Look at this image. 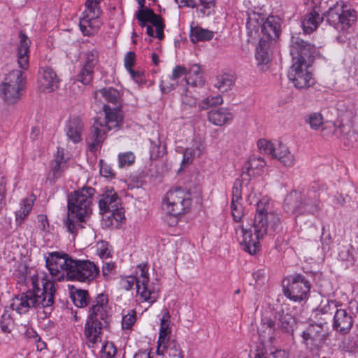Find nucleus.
Wrapping results in <instances>:
<instances>
[{
	"label": "nucleus",
	"mask_w": 358,
	"mask_h": 358,
	"mask_svg": "<svg viewBox=\"0 0 358 358\" xmlns=\"http://www.w3.org/2000/svg\"><path fill=\"white\" fill-rule=\"evenodd\" d=\"M181 101L185 108L194 107L196 104V98L190 94L188 91H186V92L182 95Z\"/></svg>",
	"instance_id": "58"
},
{
	"label": "nucleus",
	"mask_w": 358,
	"mask_h": 358,
	"mask_svg": "<svg viewBox=\"0 0 358 358\" xmlns=\"http://www.w3.org/2000/svg\"><path fill=\"white\" fill-rule=\"evenodd\" d=\"M27 338L34 343L36 349L38 352H41L45 349V341L33 329H28L26 331Z\"/></svg>",
	"instance_id": "44"
},
{
	"label": "nucleus",
	"mask_w": 358,
	"mask_h": 358,
	"mask_svg": "<svg viewBox=\"0 0 358 358\" xmlns=\"http://www.w3.org/2000/svg\"><path fill=\"white\" fill-rule=\"evenodd\" d=\"M334 134L338 137L343 136L351 145L358 141V130L355 125H353V129L351 131L348 125L341 124L338 128H335Z\"/></svg>",
	"instance_id": "30"
},
{
	"label": "nucleus",
	"mask_w": 358,
	"mask_h": 358,
	"mask_svg": "<svg viewBox=\"0 0 358 358\" xmlns=\"http://www.w3.org/2000/svg\"><path fill=\"white\" fill-rule=\"evenodd\" d=\"M135 53L134 52H128L124 56V66L128 71L132 69V66L134 65L135 62Z\"/></svg>",
	"instance_id": "63"
},
{
	"label": "nucleus",
	"mask_w": 358,
	"mask_h": 358,
	"mask_svg": "<svg viewBox=\"0 0 358 358\" xmlns=\"http://www.w3.org/2000/svg\"><path fill=\"white\" fill-rule=\"evenodd\" d=\"M26 76L23 71L15 69L10 71L0 85L1 98L8 104L17 102L24 92Z\"/></svg>",
	"instance_id": "9"
},
{
	"label": "nucleus",
	"mask_w": 358,
	"mask_h": 358,
	"mask_svg": "<svg viewBox=\"0 0 358 358\" xmlns=\"http://www.w3.org/2000/svg\"><path fill=\"white\" fill-rule=\"evenodd\" d=\"M275 321L269 317H263L257 327V333L263 346L273 342L276 332Z\"/></svg>",
	"instance_id": "17"
},
{
	"label": "nucleus",
	"mask_w": 358,
	"mask_h": 358,
	"mask_svg": "<svg viewBox=\"0 0 358 358\" xmlns=\"http://www.w3.org/2000/svg\"><path fill=\"white\" fill-rule=\"evenodd\" d=\"M98 255L101 259H106L110 257V250L108 247V244L101 243L100 246L98 248Z\"/></svg>",
	"instance_id": "64"
},
{
	"label": "nucleus",
	"mask_w": 358,
	"mask_h": 358,
	"mask_svg": "<svg viewBox=\"0 0 358 358\" xmlns=\"http://www.w3.org/2000/svg\"><path fill=\"white\" fill-rule=\"evenodd\" d=\"M138 269L140 273L137 272V276L127 277L122 282L123 287L127 290H129L136 285L137 293L142 300L152 304L159 297V287L157 284H148L149 277L146 265L140 264L138 266Z\"/></svg>",
	"instance_id": "7"
},
{
	"label": "nucleus",
	"mask_w": 358,
	"mask_h": 358,
	"mask_svg": "<svg viewBox=\"0 0 358 358\" xmlns=\"http://www.w3.org/2000/svg\"><path fill=\"white\" fill-rule=\"evenodd\" d=\"M231 214L234 220L240 222L243 217V208L240 202H231Z\"/></svg>",
	"instance_id": "49"
},
{
	"label": "nucleus",
	"mask_w": 358,
	"mask_h": 358,
	"mask_svg": "<svg viewBox=\"0 0 358 358\" xmlns=\"http://www.w3.org/2000/svg\"><path fill=\"white\" fill-rule=\"evenodd\" d=\"M35 196L33 194L29 198L22 200L20 208L15 213L17 222H18L19 220H20V222L22 221L29 215L32 208Z\"/></svg>",
	"instance_id": "36"
},
{
	"label": "nucleus",
	"mask_w": 358,
	"mask_h": 358,
	"mask_svg": "<svg viewBox=\"0 0 358 358\" xmlns=\"http://www.w3.org/2000/svg\"><path fill=\"white\" fill-rule=\"evenodd\" d=\"M316 48L305 41L299 36H292L290 44V54L293 64L287 77L298 89H306L315 84L313 73L308 70L314 60Z\"/></svg>",
	"instance_id": "1"
},
{
	"label": "nucleus",
	"mask_w": 358,
	"mask_h": 358,
	"mask_svg": "<svg viewBox=\"0 0 358 358\" xmlns=\"http://www.w3.org/2000/svg\"><path fill=\"white\" fill-rule=\"evenodd\" d=\"M19 38L20 44L17 48V63L22 69L26 70L29 67V52L31 41L22 31H20Z\"/></svg>",
	"instance_id": "21"
},
{
	"label": "nucleus",
	"mask_w": 358,
	"mask_h": 358,
	"mask_svg": "<svg viewBox=\"0 0 358 358\" xmlns=\"http://www.w3.org/2000/svg\"><path fill=\"white\" fill-rule=\"evenodd\" d=\"M196 156V155L193 148H186L183 154L182 165L186 166L191 164L194 157Z\"/></svg>",
	"instance_id": "61"
},
{
	"label": "nucleus",
	"mask_w": 358,
	"mask_h": 358,
	"mask_svg": "<svg viewBox=\"0 0 358 358\" xmlns=\"http://www.w3.org/2000/svg\"><path fill=\"white\" fill-rule=\"evenodd\" d=\"M326 323L310 324L303 332L302 338L306 345H313L319 348L323 345L328 336L327 329L324 328Z\"/></svg>",
	"instance_id": "16"
},
{
	"label": "nucleus",
	"mask_w": 358,
	"mask_h": 358,
	"mask_svg": "<svg viewBox=\"0 0 358 358\" xmlns=\"http://www.w3.org/2000/svg\"><path fill=\"white\" fill-rule=\"evenodd\" d=\"M304 121L312 129L317 130L323 125L324 117L320 113L314 112L306 115Z\"/></svg>",
	"instance_id": "40"
},
{
	"label": "nucleus",
	"mask_w": 358,
	"mask_h": 358,
	"mask_svg": "<svg viewBox=\"0 0 358 358\" xmlns=\"http://www.w3.org/2000/svg\"><path fill=\"white\" fill-rule=\"evenodd\" d=\"M71 297L74 305L78 308L86 307L90 303L88 292L85 289H73L70 292Z\"/></svg>",
	"instance_id": "33"
},
{
	"label": "nucleus",
	"mask_w": 358,
	"mask_h": 358,
	"mask_svg": "<svg viewBox=\"0 0 358 358\" xmlns=\"http://www.w3.org/2000/svg\"><path fill=\"white\" fill-rule=\"evenodd\" d=\"M187 69L182 66L178 65L173 69L171 79L173 80H176L177 79L181 78L183 76H187Z\"/></svg>",
	"instance_id": "62"
},
{
	"label": "nucleus",
	"mask_w": 358,
	"mask_h": 358,
	"mask_svg": "<svg viewBox=\"0 0 358 358\" xmlns=\"http://www.w3.org/2000/svg\"><path fill=\"white\" fill-rule=\"evenodd\" d=\"M191 206L190 192L181 187L170 189L163 199V209L174 217L185 214L189 210Z\"/></svg>",
	"instance_id": "11"
},
{
	"label": "nucleus",
	"mask_w": 358,
	"mask_h": 358,
	"mask_svg": "<svg viewBox=\"0 0 358 358\" xmlns=\"http://www.w3.org/2000/svg\"><path fill=\"white\" fill-rule=\"evenodd\" d=\"M108 213H110L108 218L115 220L117 224L121 222L124 219V211L122 207L118 206L117 209L113 208Z\"/></svg>",
	"instance_id": "59"
},
{
	"label": "nucleus",
	"mask_w": 358,
	"mask_h": 358,
	"mask_svg": "<svg viewBox=\"0 0 358 358\" xmlns=\"http://www.w3.org/2000/svg\"><path fill=\"white\" fill-rule=\"evenodd\" d=\"M99 58V52L94 49L85 53V62L83 66L94 70Z\"/></svg>",
	"instance_id": "46"
},
{
	"label": "nucleus",
	"mask_w": 358,
	"mask_h": 358,
	"mask_svg": "<svg viewBox=\"0 0 358 358\" xmlns=\"http://www.w3.org/2000/svg\"><path fill=\"white\" fill-rule=\"evenodd\" d=\"M67 278L71 280L90 282L99 273V267L90 260L72 259L69 262Z\"/></svg>",
	"instance_id": "12"
},
{
	"label": "nucleus",
	"mask_w": 358,
	"mask_h": 358,
	"mask_svg": "<svg viewBox=\"0 0 358 358\" xmlns=\"http://www.w3.org/2000/svg\"><path fill=\"white\" fill-rule=\"evenodd\" d=\"M235 78L234 75L230 73H223L220 75L216 78L215 87L221 92H227L234 85Z\"/></svg>",
	"instance_id": "34"
},
{
	"label": "nucleus",
	"mask_w": 358,
	"mask_h": 358,
	"mask_svg": "<svg viewBox=\"0 0 358 358\" xmlns=\"http://www.w3.org/2000/svg\"><path fill=\"white\" fill-rule=\"evenodd\" d=\"M315 12L323 13L327 22L338 31H345L356 20V12L343 1L329 5V0H305Z\"/></svg>",
	"instance_id": "3"
},
{
	"label": "nucleus",
	"mask_w": 358,
	"mask_h": 358,
	"mask_svg": "<svg viewBox=\"0 0 358 358\" xmlns=\"http://www.w3.org/2000/svg\"><path fill=\"white\" fill-rule=\"evenodd\" d=\"M73 258L64 252H52L46 257V268L48 269L52 276L60 279L59 274L62 272H69V262Z\"/></svg>",
	"instance_id": "14"
},
{
	"label": "nucleus",
	"mask_w": 358,
	"mask_h": 358,
	"mask_svg": "<svg viewBox=\"0 0 358 358\" xmlns=\"http://www.w3.org/2000/svg\"><path fill=\"white\" fill-rule=\"evenodd\" d=\"M0 327L3 332L10 333L14 327V320L11 316L10 311L7 309L1 316L0 321Z\"/></svg>",
	"instance_id": "41"
},
{
	"label": "nucleus",
	"mask_w": 358,
	"mask_h": 358,
	"mask_svg": "<svg viewBox=\"0 0 358 358\" xmlns=\"http://www.w3.org/2000/svg\"><path fill=\"white\" fill-rule=\"evenodd\" d=\"M321 12H315L313 10L312 12L305 15L301 26L305 33H311L315 31L318 24L323 21L324 15L323 13L320 15Z\"/></svg>",
	"instance_id": "25"
},
{
	"label": "nucleus",
	"mask_w": 358,
	"mask_h": 358,
	"mask_svg": "<svg viewBox=\"0 0 358 358\" xmlns=\"http://www.w3.org/2000/svg\"><path fill=\"white\" fill-rule=\"evenodd\" d=\"M270 43L264 37L260 38L255 54L256 59L259 64H267L269 62Z\"/></svg>",
	"instance_id": "31"
},
{
	"label": "nucleus",
	"mask_w": 358,
	"mask_h": 358,
	"mask_svg": "<svg viewBox=\"0 0 358 358\" xmlns=\"http://www.w3.org/2000/svg\"><path fill=\"white\" fill-rule=\"evenodd\" d=\"M336 310L338 309L337 308L336 304L334 301L325 300L321 302L317 309V312L323 315H331L333 313L335 314Z\"/></svg>",
	"instance_id": "45"
},
{
	"label": "nucleus",
	"mask_w": 358,
	"mask_h": 358,
	"mask_svg": "<svg viewBox=\"0 0 358 358\" xmlns=\"http://www.w3.org/2000/svg\"><path fill=\"white\" fill-rule=\"evenodd\" d=\"M118 158L120 167L130 166L133 164L135 161V156L131 152L120 154Z\"/></svg>",
	"instance_id": "53"
},
{
	"label": "nucleus",
	"mask_w": 358,
	"mask_h": 358,
	"mask_svg": "<svg viewBox=\"0 0 358 358\" xmlns=\"http://www.w3.org/2000/svg\"><path fill=\"white\" fill-rule=\"evenodd\" d=\"M103 110L105 115L104 118L103 120L99 117L95 118L87 138L91 152H96L104 141L106 133L113 129L118 128L122 120V115L116 109H112L104 104Z\"/></svg>",
	"instance_id": "5"
},
{
	"label": "nucleus",
	"mask_w": 358,
	"mask_h": 358,
	"mask_svg": "<svg viewBox=\"0 0 358 358\" xmlns=\"http://www.w3.org/2000/svg\"><path fill=\"white\" fill-rule=\"evenodd\" d=\"M338 110L343 120L352 122L357 115L358 106L350 101H341L338 104Z\"/></svg>",
	"instance_id": "26"
},
{
	"label": "nucleus",
	"mask_w": 358,
	"mask_h": 358,
	"mask_svg": "<svg viewBox=\"0 0 358 358\" xmlns=\"http://www.w3.org/2000/svg\"><path fill=\"white\" fill-rule=\"evenodd\" d=\"M280 19L275 16H268L261 27V31L266 41L271 43L275 41L280 34Z\"/></svg>",
	"instance_id": "20"
},
{
	"label": "nucleus",
	"mask_w": 358,
	"mask_h": 358,
	"mask_svg": "<svg viewBox=\"0 0 358 358\" xmlns=\"http://www.w3.org/2000/svg\"><path fill=\"white\" fill-rule=\"evenodd\" d=\"M287 353L282 350L276 349L271 347L268 349L264 346V350L261 352L255 355V358H287Z\"/></svg>",
	"instance_id": "35"
},
{
	"label": "nucleus",
	"mask_w": 358,
	"mask_h": 358,
	"mask_svg": "<svg viewBox=\"0 0 358 358\" xmlns=\"http://www.w3.org/2000/svg\"><path fill=\"white\" fill-rule=\"evenodd\" d=\"M208 118L213 124L222 126L232 119V115L227 109L220 108L210 110L208 114Z\"/></svg>",
	"instance_id": "27"
},
{
	"label": "nucleus",
	"mask_w": 358,
	"mask_h": 358,
	"mask_svg": "<svg viewBox=\"0 0 358 358\" xmlns=\"http://www.w3.org/2000/svg\"><path fill=\"white\" fill-rule=\"evenodd\" d=\"M268 203L266 199L257 203L256 214L252 226L250 228L241 226L243 250L250 255L259 250V240L262 239L269 230L276 231L280 228V218L275 213H268Z\"/></svg>",
	"instance_id": "2"
},
{
	"label": "nucleus",
	"mask_w": 358,
	"mask_h": 358,
	"mask_svg": "<svg viewBox=\"0 0 358 358\" xmlns=\"http://www.w3.org/2000/svg\"><path fill=\"white\" fill-rule=\"evenodd\" d=\"M67 158L64 157V149L59 150L55 155V159L51 163L49 177L47 179L49 183L53 185L55 181L62 176L66 167Z\"/></svg>",
	"instance_id": "19"
},
{
	"label": "nucleus",
	"mask_w": 358,
	"mask_h": 358,
	"mask_svg": "<svg viewBox=\"0 0 358 358\" xmlns=\"http://www.w3.org/2000/svg\"><path fill=\"white\" fill-rule=\"evenodd\" d=\"M84 124L78 117L70 118L66 126V135L73 143L81 141V134L83 131Z\"/></svg>",
	"instance_id": "24"
},
{
	"label": "nucleus",
	"mask_w": 358,
	"mask_h": 358,
	"mask_svg": "<svg viewBox=\"0 0 358 358\" xmlns=\"http://www.w3.org/2000/svg\"><path fill=\"white\" fill-rule=\"evenodd\" d=\"M283 152L284 155L280 157L279 161L285 166H292L295 162L294 155L289 152L287 148H282V152Z\"/></svg>",
	"instance_id": "52"
},
{
	"label": "nucleus",
	"mask_w": 358,
	"mask_h": 358,
	"mask_svg": "<svg viewBox=\"0 0 358 358\" xmlns=\"http://www.w3.org/2000/svg\"><path fill=\"white\" fill-rule=\"evenodd\" d=\"M117 353V349L113 343H106L102 348L101 358H113Z\"/></svg>",
	"instance_id": "51"
},
{
	"label": "nucleus",
	"mask_w": 358,
	"mask_h": 358,
	"mask_svg": "<svg viewBox=\"0 0 358 358\" xmlns=\"http://www.w3.org/2000/svg\"><path fill=\"white\" fill-rule=\"evenodd\" d=\"M29 273V268L25 263H20L17 265L13 275L18 278V281L25 282Z\"/></svg>",
	"instance_id": "47"
},
{
	"label": "nucleus",
	"mask_w": 358,
	"mask_h": 358,
	"mask_svg": "<svg viewBox=\"0 0 358 358\" xmlns=\"http://www.w3.org/2000/svg\"><path fill=\"white\" fill-rule=\"evenodd\" d=\"M353 324L350 313L345 309L336 310L334 315L333 329L341 334H348Z\"/></svg>",
	"instance_id": "18"
},
{
	"label": "nucleus",
	"mask_w": 358,
	"mask_h": 358,
	"mask_svg": "<svg viewBox=\"0 0 358 358\" xmlns=\"http://www.w3.org/2000/svg\"><path fill=\"white\" fill-rule=\"evenodd\" d=\"M162 350H163V354L166 350L169 358H183L180 345L174 341H171L165 348Z\"/></svg>",
	"instance_id": "42"
},
{
	"label": "nucleus",
	"mask_w": 358,
	"mask_h": 358,
	"mask_svg": "<svg viewBox=\"0 0 358 358\" xmlns=\"http://www.w3.org/2000/svg\"><path fill=\"white\" fill-rule=\"evenodd\" d=\"M283 293L285 296L294 301H301L307 298L310 284L300 274L291 275L282 281Z\"/></svg>",
	"instance_id": "13"
},
{
	"label": "nucleus",
	"mask_w": 358,
	"mask_h": 358,
	"mask_svg": "<svg viewBox=\"0 0 358 358\" xmlns=\"http://www.w3.org/2000/svg\"><path fill=\"white\" fill-rule=\"evenodd\" d=\"M266 162L263 158L260 157H251L244 166L245 171L243 174H247L248 176H255L259 174L260 171L265 166Z\"/></svg>",
	"instance_id": "28"
},
{
	"label": "nucleus",
	"mask_w": 358,
	"mask_h": 358,
	"mask_svg": "<svg viewBox=\"0 0 358 358\" xmlns=\"http://www.w3.org/2000/svg\"><path fill=\"white\" fill-rule=\"evenodd\" d=\"M148 22H150L155 27L164 24L162 17L154 13L151 8H146V12Z\"/></svg>",
	"instance_id": "56"
},
{
	"label": "nucleus",
	"mask_w": 358,
	"mask_h": 358,
	"mask_svg": "<svg viewBox=\"0 0 358 358\" xmlns=\"http://www.w3.org/2000/svg\"><path fill=\"white\" fill-rule=\"evenodd\" d=\"M94 99L97 101H102L103 98L106 101L116 103L120 98L119 92L113 87H106L94 92Z\"/></svg>",
	"instance_id": "29"
},
{
	"label": "nucleus",
	"mask_w": 358,
	"mask_h": 358,
	"mask_svg": "<svg viewBox=\"0 0 358 358\" xmlns=\"http://www.w3.org/2000/svg\"><path fill=\"white\" fill-rule=\"evenodd\" d=\"M275 317L278 320V326L282 331L286 332L293 331L295 320L291 314L285 313L282 309L277 312Z\"/></svg>",
	"instance_id": "32"
},
{
	"label": "nucleus",
	"mask_w": 358,
	"mask_h": 358,
	"mask_svg": "<svg viewBox=\"0 0 358 358\" xmlns=\"http://www.w3.org/2000/svg\"><path fill=\"white\" fill-rule=\"evenodd\" d=\"M99 3V0H87L85 2L87 9L83 13L85 15L80 18L79 23L80 29L84 35L90 36L94 31V21L101 14Z\"/></svg>",
	"instance_id": "15"
},
{
	"label": "nucleus",
	"mask_w": 358,
	"mask_h": 358,
	"mask_svg": "<svg viewBox=\"0 0 358 358\" xmlns=\"http://www.w3.org/2000/svg\"><path fill=\"white\" fill-rule=\"evenodd\" d=\"M170 317L169 311L166 310L161 320L159 336L157 341V353L159 355H163V350L162 348H165L166 345L171 342L169 341L171 331L169 324Z\"/></svg>",
	"instance_id": "22"
},
{
	"label": "nucleus",
	"mask_w": 358,
	"mask_h": 358,
	"mask_svg": "<svg viewBox=\"0 0 358 358\" xmlns=\"http://www.w3.org/2000/svg\"><path fill=\"white\" fill-rule=\"evenodd\" d=\"M33 286L32 290L23 292L20 295L15 296L12 299L10 304V308L15 310L19 314H24L29 311L31 308H36L38 312L41 310L42 313H45V289H41L38 287L37 281L31 278Z\"/></svg>",
	"instance_id": "8"
},
{
	"label": "nucleus",
	"mask_w": 358,
	"mask_h": 358,
	"mask_svg": "<svg viewBox=\"0 0 358 358\" xmlns=\"http://www.w3.org/2000/svg\"><path fill=\"white\" fill-rule=\"evenodd\" d=\"M100 173L102 176L106 178H113L115 176V173L110 165L100 160Z\"/></svg>",
	"instance_id": "60"
},
{
	"label": "nucleus",
	"mask_w": 358,
	"mask_h": 358,
	"mask_svg": "<svg viewBox=\"0 0 358 358\" xmlns=\"http://www.w3.org/2000/svg\"><path fill=\"white\" fill-rule=\"evenodd\" d=\"M352 247L350 245H342L338 249L339 258L343 261H351L353 259L352 250Z\"/></svg>",
	"instance_id": "55"
},
{
	"label": "nucleus",
	"mask_w": 358,
	"mask_h": 358,
	"mask_svg": "<svg viewBox=\"0 0 358 358\" xmlns=\"http://www.w3.org/2000/svg\"><path fill=\"white\" fill-rule=\"evenodd\" d=\"M101 213H109L113 208L117 209L120 205V199L113 189H107L99 201Z\"/></svg>",
	"instance_id": "23"
},
{
	"label": "nucleus",
	"mask_w": 358,
	"mask_h": 358,
	"mask_svg": "<svg viewBox=\"0 0 358 358\" xmlns=\"http://www.w3.org/2000/svg\"><path fill=\"white\" fill-rule=\"evenodd\" d=\"M187 73L189 75V77L185 78L187 85H191L195 87L198 83H201L202 71L201 66L198 64L192 65L189 67Z\"/></svg>",
	"instance_id": "37"
},
{
	"label": "nucleus",
	"mask_w": 358,
	"mask_h": 358,
	"mask_svg": "<svg viewBox=\"0 0 358 358\" xmlns=\"http://www.w3.org/2000/svg\"><path fill=\"white\" fill-rule=\"evenodd\" d=\"M222 101V98L220 96L207 97L199 103V107L202 110H206L209 107L221 104Z\"/></svg>",
	"instance_id": "48"
},
{
	"label": "nucleus",
	"mask_w": 358,
	"mask_h": 358,
	"mask_svg": "<svg viewBox=\"0 0 358 358\" xmlns=\"http://www.w3.org/2000/svg\"><path fill=\"white\" fill-rule=\"evenodd\" d=\"M242 199V182L240 180H235L232 188L231 202H240Z\"/></svg>",
	"instance_id": "54"
},
{
	"label": "nucleus",
	"mask_w": 358,
	"mask_h": 358,
	"mask_svg": "<svg viewBox=\"0 0 358 358\" xmlns=\"http://www.w3.org/2000/svg\"><path fill=\"white\" fill-rule=\"evenodd\" d=\"M283 206L287 213L298 215L317 213L321 208V203L313 192L293 190L286 195Z\"/></svg>",
	"instance_id": "6"
},
{
	"label": "nucleus",
	"mask_w": 358,
	"mask_h": 358,
	"mask_svg": "<svg viewBox=\"0 0 358 358\" xmlns=\"http://www.w3.org/2000/svg\"><path fill=\"white\" fill-rule=\"evenodd\" d=\"M60 79L51 68H46V90L49 92L57 90L59 87Z\"/></svg>",
	"instance_id": "39"
},
{
	"label": "nucleus",
	"mask_w": 358,
	"mask_h": 358,
	"mask_svg": "<svg viewBox=\"0 0 358 358\" xmlns=\"http://www.w3.org/2000/svg\"><path fill=\"white\" fill-rule=\"evenodd\" d=\"M95 189L91 187H85L74 191L68 196L69 211L72 216L80 222H84L86 217L92 213V200Z\"/></svg>",
	"instance_id": "10"
},
{
	"label": "nucleus",
	"mask_w": 358,
	"mask_h": 358,
	"mask_svg": "<svg viewBox=\"0 0 358 358\" xmlns=\"http://www.w3.org/2000/svg\"><path fill=\"white\" fill-rule=\"evenodd\" d=\"M190 36L192 43H196L199 41H210L213 37V32L208 29L195 28L191 30Z\"/></svg>",
	"instance_id": "38"
},
{
	"label": "nucleus",
	"mask_w": 358,
	"mask_h": 358,
	"mask_svg": "<svg viewBox=\"0 0 358 358\" xmlns=\"http://www.w3.org/2000/svg\"><path fill=\"white\" fill-rule=\"evenodd\" d=\"M136 322V313L132 311L122 317V327L124 329H130Z\"/></svg>",
	"instance_id": "57"
},
{
	"label": "nucleus",
	"mask_w": 358,
	"mask_h": 358,
	"mask_svg": "<svg viewBox=\"0 0 358 358\" xmlns=\"http://www.w3.org/2000/svg\"><path fill=\"white\" fill-rule=\"evenodd\" d=\"M257 147L261 152L271 155V152L275 150V143L266 139H260L257 141Z\"/></svg>",
	"instance_id": "50"
},
{
	"label": "nucleus",
	"mask_w": 358,
	"mask_h": 358,
	"mask_svg": "<svg viewBox=\"0 0 358 358\" xmlns=\"http://www.w3.org/2000/svg\"><path fill=\"white\" fill-rule=\"evenodd\" d=\"M94 304L90 308V314L85 327V335L92 346L100 342L101 330L110 322L107 310L108 297L103 294H98Z\"/></svg>",
	"instance_id": "4"
},
{
	"label": "nucleus",
	"mask_w": 358,
	"mask_h": 358,
	"mask_svg": "<svg viewBox=\"0 0 358 358\" xmlns=\"http://www.w3.org/2000/svg\"><path fill=\"white\" fill-rule=\"evenodd\" d=\"M94 76V70L83 66L76 76V80L83 85H89L92 83Z\"/></svg>",
	"instance_id": "43"
}]
</instances>
